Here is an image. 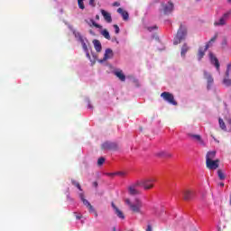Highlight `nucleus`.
Listing matches in <instances>:
<instances>
[{
  "instance_id": "1",
  "label": "nucleus",
  "mask_w": 231,
  "mask_h": 231,
  "mask_svg": "<svg viewBox=\"0 0 231 231\" xmlns=\"http://www.w3.org/2000/svg\"><path fill=\"white\" fill-rule=\"evenodd\" d=\"M187 37V27L183 26V24H180L177 34L174 38L173 44L177 46V44H180L181 41H185V38Z\"/></svg>"
},
{
  "instance_id": "2",
  "label": "nucleus",
  "mask_w": 231,
  "mask_h": 231,
  "mask_svg": "<svg viewBox=\"0 0 231 231\" xmlns=\"http://www.w3.org/2000/svg\"><path fill=\"white\" fill-rule=\"evenodd\" d=\"M154 183H156V178L150 177L138 181L137 185H140V187H143L144 190H151V189H154Z\"/></svg>"
},
{
  "instance_id": "3",
  "label": "nucleus",
  "mask_w": 231,
  "mask_h": 231,
  "mask_svg": "<svg viewBox=\"0 0 231 231\" xmlns=\"http://www.w3.org/2000/svg\"><path fill=\"white\" fill-rule=\"evenodd\" d=\"M143 207V202L140 199H135L134 202L130 206V210L134 214H142V208Z\"/></svg>"
},
{
  "instance_id": "4",
  "label": "nucleus",
  "mask_w": 231,
  "mask_h": 231,
  "mask_svg": "<svg viewBox=\"0 0 231 231\" xmlns=\"http://www.w3.org/2000/svg\"><path fill=\"white\" fill-rule=\"evenodd\" d=\"M161 97L171 106H178V102L176 101V99H174V95H172L171 92H162L161 94Z\"/></svg>"
},
{
  "instance_id": "5",
  "label": "nucleus",
  "mask_w": 231,
  "mask_h": 231,
  "mask_svg": "<svg viewBox=\"0 0 231 231\" xmlns=\"http://www.w3.org/2000/svg\"><path fill=\"white\" fill-rule=\"evenodd\" d=\"M102 151H116L118 150V143H111V142H105L101 145Z\"/></svg>"
},
{
  "instance_id": "6",
  "label": "nucleus",
  "mask_w": 231,
  "mask_h": 231,
  "mask_svg": "<svg viewBox=\"0 0 231 231\" xmlns=\"http://www.w3.org/2000/svg\"><path fill=\"white\" fill-rule=\"evenodd\" d=\"M162 6L164 15H169V14H172V12L174 11V4H172V2L162 4Z\"/></svg>"
},
{
  "instance_id": "7",
  "label": "nucleus",
  "mask_w": 231,
  "mask_h": 231,
  "mask_svg": "<svg viewBox=\"0 0 231 231\" xmlns=\"http://www.w3.org/2000/svg\"><path fill=\"white\" fill-rule=\"evenodd\" d=\"M206 167L209 169V171H216V169L219 167V160L206 161Z\"/></svg>"
},
{
  "instance_id": "8",
  "label": "nucleus",
  "mask_w": 231,
  "mask_h": 231,
  "mask_svg": "<svg viewBox=\"0 0 231 231\" xmlns=\"http://www.w3.org/2000/svg\"><path fill=\"white\" fill-rule=\"evenodd\" d=\"M230 17V13H226L223 14L222 17L217 22L214 23L215 26H225L226 24V21H228V18Z\"/></svg>"
},
{
  "instance_id": "9",
  "label": "nucleus",
  "mask_w": 231,
  "mask_h": 231,
  "mask_svg": "<svg viewBox=\"0 0 231 231\" xmlns=\"http://www.w3.org/2000/svg\"><path fill=\"white\" fill-rule=\"evenodd\" d=\"M137 187H140V185H138V182L128 187V192L130 196H138V194H140V190L136 189Z\"/></svg>"
},
{
  "instance_id": "10",
  "label": "nucleus",
  "mask_w": 231,
  "mask_h": 231,
  "mask_svg": "<svg viewBox=\"0 0 231 231\" xmlns=\"http://www.w3.org/2000/svg\"><path fill=\"white\" fill-rule=\"evenodd\" d=\"M183 199L185 201H190V199H194V191L190 189H186L183 191Z\"/></svg>"
},
{
  "instance_id": "11",
  "label": "nucleus",
  "mask_w": 231,
  "mask_h": 231,
  "mask_svg": "<svg viewBox=\"0 0 231 231\" xmlns=\"http://www.w3.org/2000/svg\"><path fill=\"white\" fill-rule=\"evenodd\" d=\"M188 136L191 138L192 140H195L196 142H199L200 145L205 147V141L201 138V135L199 134H188Z\"/></svg>"
},
{
  "instance_id": "12",
  "label": "nucleus",
  "mask_w": 231,
  "mask_h": 231,
  "mask_svg": "<svg viewBox=\"0 0 231 231\" xmlns=\"http://www.w3.org/2000/svg\"><path fill=\"white\" fill-rule=\"evenodd\" d=\"M112 208H114V212L117 217H119V219H125V215H124V212L115 205V202H112Z\"/></svg>"
},
{
  "instance_id": "13",
  "label": "nucleus",
  "mask_w": 231,
  "mask_h": 231,
  "mask_svg": "<svg viewBox=\"0 0 231 231\" xmlns=\"http://www.w3.org/2000/svg\"><path fill=\"white\" fill-rule=\"evenodd\" d=\"M208 48H209L208 43L206 44L204 49H203V47H199V52H198L199 60H201L203 59V57H205V53H206L207 50H208Z\"/></svg>"
},
{
  "instance_id": "14",
  "label": "nucleus",
  "mask_w": 231,
  "mask_h": 231,
  "mask_svg": "<svg viewBox=\"0 0 231 231\" xmlns=\"http://www.w3.org/2000/svg\"><path fill=\"white\" fill-rule=\"evenodd\" d=\"M204 79H206L208 82V88H210L212 84H214V78H212V75L210 73L207 72V70H204Z\"/></svg>"
},
{
  "instance_id": "15",
  "label": "nucleus",
  "mask_w": 231,
  "mask_h": 231,
  "mask_svg": "<svg viewBox=\"0 0 231 231\" xmlns=\"http://www.w3.org/2000/svg\"><path fill=\"white\" fill-rule=\"evenodd\" d=\"M114 75L121 80V82H125V74H124V71L122 69H117L114 71Z\"/></svg>"
},
{
  "instance_id": "16",
  "label": "nucleus",
  "mask_w": 231,
  "mask_h": 231,
  "mask_svg": "<svg viewBox=\"0 0 231 231\" xmlns=\"http://www.w3.org/2000/svg\"><path fill=\"white\" fill-rule=\"evenodd\" d=\"M210 61H211V64H214L215 68L217 69V71L219 72V68H220L219 60H217V58L213 54H210Z\"/></svg>"
},
{
  "instance_id": "17",
  "label": "nucleus",
  "mask_w": 231,
  "mask_h": 231,
  "mask_svg": "<svg viewBox=\"0 0 231 231\" xmlns=\"http://www.w3.org/2000/svg\"><path fill=\"white\" fill-rule=\"evenodd\" d=\"M101 14L103 15V17L106 23H113V18L111 17V14H109L106 10L102 9Z\"/></svg>"
},
{
  "instance_id": "18",
  "label": "nucleus",
  "mask_w": 231,
  "mask_h": 231,
  "mask_svg": "<svg viewBox=\"0 0 231 231\" xmlns=\"http://www.w3.org/2000/svg\"><path fill=\"white\" fill-rule=\"evenodd\" d=\"M117 12L120 14V15H122L124 21H129V13H127V11H125L122 9V7H119Z\"/></svg>"
},
{
  "instance_id": "19",
  "label": "nucleus",
  "mask_w": 231,
  "mask_h": 231,
  "mask_svg": "<svg viewBox=\"0 0 231 231\" xmlns=\"http://www.w3.org/2000/svg\"><path fill=\"white\" fill-rule=\"evenodd\" d=\"M93 44H94V48H95L96 51L100 53V51H102V43H100V41L94 40Z\"/></svg>"
},
{
  "instance_id": "20",
  "label": "nucleus",
  "mask_w": 231,
  "mask_h": 231,
  "mask_svg": "<svg viewBox=\"0 0 231 231\" xmlns=\"http://www.w3.org/2000/svg\"><path fill=\"white\" fill-rule=\"evenodd\" d=\"M113 50L106 49L104 55V60H108V59H113Z\"/></svg>"
},
{
  "instance_id": "21",
  "label": "nucleus",
  "mask_w": 231,
  "mask_h": 231,
  "mask_svg": "<svg viewBox=\"0 0 231 231\" xmlns=\"http://www.w3.org/2000/svg\"><path fill=\"white\" fill-rule=\"evenodd\" d=\"M216 158V151L208 152L206 154V162L212 161Z\"/></svg>"
},
{
  "instance_id": "22",
  "label": "nucleus",
  "mask_w": 231,
  "mask_h": 231,
  "mask_svg": "<svg viewBox=\"0 0 231 231\" xmlns=\"http://www.w3.org/2000/svg\"><path fill=\"white\" fill-rule=\"evenodd\" d=\"M83 205H85V207H87V208H88L89 212H95V208H93V206L91 205V203H89V201H88V199H83L82 200Z\"/></svg>"
},
{
  "instance_id": "23",
  "label": "nucleus",
  "mask_w": 231,
  "mask_h": 231,
  "mask_svg": "<svg viewBox=\"0 0 231 231\" xmlns=\"http://www.w3.org/2000/svg\"><path fill=\"white\" fill-rule=\"evenodd\" d=\"M189 50H190V47L189 45H187V43H184L181 48V52H180L181 57H185V55H187V51H189Z\"/></svg>"
},
{
  "instance_id": "24",
  "label": "nucleus",
  "mask_w": 231,
  "mask_h": 231,
  "mask_svg": "<svg viewBox=\"0 0 231 231\" xmlns=\"http://www.w3.org/2000/svg\"><path fill=\"white\" fill-rule=\"evenodd\" d=\"M86 23H88L90 27L94 26V28H98L99 30H102V25L95 23V20L93 19H91L89 22L86 21Z\"/></svg>"
},
{
  "instance_id": "25",
  "label": "nucleus",
  "mask_w": 231,
  "mask_h": 231,
  "mask_svg": "<svg viewBox=\"0 0 231 231\" xmlns=\"http://www.w3.org/2000/svg\"><path fill=\"white\" fill-rule=\"evenodd\" d=\"M101 35H103L105 39H107V41H111V35L109 34V31H107L106 29L101 32Z\"/></svg>"
},
{
  "instance_id": "26",
  "label": "nucleus",
  "mask_w": 231,
  "mask_h": 231,
  "mask_svg": "<svg viewBox=\"0 0 231 231\" xmlns=\"http://www.w3.org/2000/svg\"><path fill=\"white\" fill-rule=\"evenodd\" d=\"M158 156H160L161 158H172V154L167 152H161L158 153Z\"/></svg>"
},
{
  "instance_id": "27",
  "label": "nucleus",
  "mask_w": 231,
  "mask_h": 231,
  "mask_svg": "<svg viewBox=\"0 0 231 231\" xmlns=\"http://www.w3.org/2000/svg\"><path fill=\"white\" fill-rule=\"evenodd\" d=\"M79 42H81L84 51H88V44H86V42L82 36H79Z\"/></svg>"
},
{
  "instance_id": "28",
  "label": "nucleus",
  "mask_w": 231,
  "mask_h": 231,
  "mask_svg": "<svg viewBox=\"0 0 231 231\" xmlns=\"http://www.w3.org/2000/svg\"><path fill=\"white\" fill-rule=\"evenodd\" d=\"M218 124H219V127H220V129H222V131H226V125L225 124V121H223V119L219 118Z\"/></svg>"
},
{
  "instance_id": "29",
  "label": "nucleus",
  "mask_w": 231,
  "mask_h": 231,
  "mask_svg": "<svg viewBox=\"0 0 231 231\" xmlns=\"http://www.w3.org/2000/svg\"><path fill=\"white\" fill-rule=\"evenodd\" d=\"M71 183L72 185H74V187H77V189H79V190L82 191V187L80 186V183H79L77 180H71Z\"/></svg>"
},
{
  "instance_id": "30",
  "label": "nucleus",
  "mask_w": 231,
  "mask_h": 231,
  "mask_svg": "<svg viewBox=\"0 0 231 231\" xmlns=\"http://www.w3.org/2000/svg\"><path fill=\"white\" fill-rule=\"evenodd\" d=\"M217 40V34H215L214 37H212V38L209 40V42H208V43H206V44H208V46H209V48H210L212 42H216Z\"/></svg>"
},
{
  "instance_id": "31",
  "label": "nucleus",
  "mask_w": 231,
  "mask_h": 231,
  "mask_svg": "<svg viewBox=\"0 0 231 231\" xmlns=\"http://www.w3.org/2000/svg\"><path fill=\"white\" fill-rule=\"evenodd\" d=\"M116 176H119L120 178H125L127 176V171H117L116 172Z\"/></svg>"
},
{
  "instance_id": "32",
  "label": "nucleus",
  "mask_w": 231,
  "mask_h": 231,
  "mask_svg": "<svg viewBox=\"0 0 231 231\" xmlns=\"http://www.w3.org/2000/svg\"><path fill=\"white\" fill-rule=\"evenodd\" d=\"M78 5L80 10H84V8H86V6H84V0H78Z\"/></svg>"
},
{
  "instance_id": "33",
  "label": "nucleus",
  "mask_w": 231,
  "mask_h": 231,
  "mask_svg": "<svg viewBox=\"0 0 231 231\" xmlns=\"http://www.w3.org/2000/svg\"><path fill=\"white\" fill-rule=\"evenodd\" d=\"M223 84H225V86H231V79L228 78H225L223 79Z\"/></svg>"
},
{
  "instance_id": "34",
  "label": "nucleus",
  "mask_w": 231,
  "mask_h": 231,
  "mask_svg": "<svg viewBox=\"0 0 231 231\" xmlns=\"http://www.w3.org/2000/svg\"><path fill=\"white\" fill-rule=\"evenodd\" d=\"M219 180H225V173H223L222 170L217 171Z\"/></svg>"
},
{
  "instance_id": "35",
  "label": "nucleus",
  "mask_w": 231,
  "mask_h": 231,
  "mask_svg": "<svg viewBox=\"0 0 231 231\" xmlns=\"http://www.w3.org/2000/svg\"><path fill=\"white\" fill-rule=\"evenodd\" d=\"M230 68H231V64H228L226 70V79H228V77H230Z\"/></svg>"
},
{
  "instance_id": "36",
  "label": "nucleus",
  "mask_w": 231,
  "mask_h": 231,
  "mask_svg": "<svg viewBox=\"0 0 231 231\" xmlns=\"http://www.w3.org/2000/svg\"><path fill=\"white\" fill-rule=\"evenodd\" d=\"M106 162V159L104 157H100L98 160H97V165H104Z\"/></svg>"
},
{
  "instance_id": "37",
  "label": "nucleus",
  "mask_w": 231,
  "mask_h": 231,
  "mask_svg": "<svg viewBox=\"0 0 231 231\" xmlns=\"http://www.w3.org/2000/svg\"><path fill=\"white\" fill-rule=\"evenodd\" d=\"M114 28H115V32H116V33H120V27H118V25H116V24H114Z\"/></svg>"
},
{
  "instance_id": "38",
  "label": "nucleus",
  "mask_w": 231,
  "mask_h": 231,
  "mask_svg": "<svg viewBox=\"0 0 231 231\" xmlns=\"http://www.w3.org/2000/svg\"><path fill=\"white\" fill-rule=\"evenodd\" d=\"M226 44H228V41L226 40V38H225L222 42V47L225 48Z\"/></svg>"
},
{
  "instance_id": "39",
  "label": "nucleus",
  "mask_w": 231,
  "mask_h": 231,
  "mask_svg": "<svg viewBox=\"0 0 231 231\" xmlns=\"http://www.w3.org/2000/svg\"><path fill=\"white\" fill-rule=\"evenodd\" d=\"M125 201L126 205H128L129 208H131V205H133L131 200L129 199H126Z\"/></svg>"
},
{
  "instance_id": "40",
  "label": "nucleus",
  "mask_w": 231,
  "mask_h": 231,
  "mask_svg": "<svg viewBox=\"0 0 231 231\" xmlns=\"http://www.w3.org/2000/svg\"><path fill=\"white\" fill-rule=\"evenodd\" d=\"M149 32H152V30H158L157 26H152L148 28Z\"/></svg>"
},
{
  "instance_id": "41",
  "label": "nucleus",
  "mask_w": 231,
  "mask_h": 231,
  "mask_svg": "<svg viewBox=\"0 0 231 231\" xmlns=\"http://www.w3.org/2000/svg\"><path fill=\"white\" fill-rule=\"evenodd\" d=\"M79 198L81 201H84V199H86V198L84 197V193H79Z\"/></svg>"
},
{
  "instance_id": "42",
  "label": "nucleus",
  "mask_w": 231,
  "mask_h": 231,
  "mask_svg": "<svg viewBox=\"0 0 231 231\" xmlns=\"http://www.w3.org/2000/svg\"><path fill=\"white\" fill-rule=\"evenodd\" d=\"M90 6L95 7V0H89Z\"/></svg>"
},
{
  "instance_id": "43",
  "label": "nucleus",
  "mask_w": 231,
  "mask_h": 231,
  "mask_svg": "<svg viewBox=\"0 0 231 231\" xmlns=\"http://www.w3.org/2000/svg\"><path fill=\"white\" fill-rule=\"evenodd\" d=\"M146 231H152V226H151V225H148Z\"/></svg>"
},
{
  "instance_id": "44",
  "label": "nucleus",
  "mask_w": 231,
  "mask_h": 231,
  "mask_svg": "<svg viewBox=\"0 0 231 231\" xmlns=\"http://www.w3.org/2000/svg\"><path fill=\"white\" fill-rule=\"evenodd\" d=\"M93 187H95V188L98 187V182L94 181V182H93Z\"/></svg>"
},
{
  "instance_id": "45",
  "label": "nucleus",
  "mask_w": 231,
  "mask_h": 231,
  "mask_svg": "<svg viewBox=\"0 0 231 231\" xmlns=\"http://www.w3.org/2000/svg\"><path fill=\"white\" fill-rule=\"evenodd\" d=\"M107 176H116V172H114V173H106Z\"/></svg>"
},
{
  "instance_id": "46",
  "label": "nucleus",
  "mask_w": 231,
  "mask_h": 231,
  "mask_svg": "<svg viewBox=\"0 0 231 231\" xmlns=\"http://www.w3.org/2000/svg\"><path fill=\"white\" fill-rule=\"evenodd\" d=\"M76 219H82V216H80V215L76 216Z\"/></svg>"
},
{
  "instance_id": "47",
  "label": "nucleus",
  "mask_w": 231,
  "mask_h": 231,
  "mask_svg": "<svg viewBox=\"0 0 231 231\" xmlns=\"http://www.w3.org/2000/svg\"><path fill=\"white\" fill-rule=\"evenodd\" d=\"M114 6H120V4L118 2L114 3Z\"/></svg>"
},
{
  "instance_id": "48",
  "label": "nucleus",
  "mask_w": 231,
  "mask_h": 231,
  "mask_svg": "<svg viewBox=\"0 0 231 231\" xmlns=\"http://www.w3.org/2000/svg\"><path fill=\"white\" fill-rule=\"evenodd\" d=\"M218 185H219V187H225V183H223V182H220Z\"/></svg>"
},
{
  "instance_id": "49",
  "label": "nucleus",
  "mask_w": 231,
  "mask_h": 231,
  "mask_svg": "<svg viewBox=\"0 0 231 231\" xmlns=\"http://www.w3.org/2000/svg\"><path fill=\"white\" fill-rule=\"evenodd\" d=\"M96 19L98 21L100 19L99 15H96Z\"/></svg>"
},
{
  "instance_id": "50",
  "label": "nucleus",
  "mask_w": 231,
  "mask_h": 231,
  "mask_svg": "<svg viewBox=\"0 0 231 231\" xmlns=\"http://www.w3.org/2000/svg\"><path fill=\"white\" fill-rule=\"evenodd\" d=\"M86 53H87V57L89 58V51H86Z\"/></svg>"
},
{
  "instance_id": "51",
  "label": "nucleus",
  "mask_w": 231,
  "mask_h": 231,
  "mask_svg": "<svg viewBox=\"0 0 231 231\" xmlns=\"http://www.w3.org/2000/svg\"><path fill=\"white\" fill-rule=\"evenodd\" d=\"M113 230H114V231H116V227H114Z\"/></svg>"
},
{
  "instance_id": "52",
  "label": "nucleus",
  "mask_w": 231,
  "mask_h": 231,
  "mask_svg": "<svg viewBox=\"0 0 231 231\" xmlns=\"http://www.w3.org/2000/svg\"><path fill=\"white\" fill-rule=\"evenodd\" d=\"M227 2L231 4V0H227Z\"/></svg>"
},
{
  "instance_id": "53",
  "label": "nucleus",
  "mask_w": 231,
  "mask_h": 231,
  "mask_svg": "<svg viewBox=\"0 0 231 231\" xmlns=\"http://www.w3.org/2000/svg\"><path fill=\"white\" fill-rule=\"evenodd\" d=\"M88 107H91V106L89 105Z\"/></svg>"
},
{
  "instance_id": "54",
  "label": "nucleus",
  "mask_w": 231,
  "mask_h": 231,
  "mask_svg": "<svg viewBox=\"0 0 231 231\" xmlns=\"http://www.w3.org/2000/svg\"><path fill=\"white\" fill-rule=\"evenodd\" d=\"M197 1H199V0H197Z\"/></svg>"
}]
</instances>
